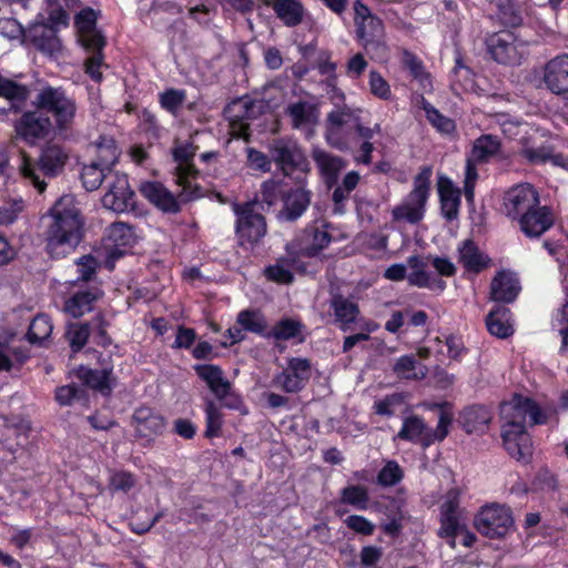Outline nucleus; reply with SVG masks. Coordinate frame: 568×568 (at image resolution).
<instances>
[{
    "label": "nucleus",
    "mask_w": 568,
    "mask_h": 568,
    "mask_svg": "<svg viewBox=\"0 0 568 568\" xmlns=\"http://www.w3.org/2000/svg\"><path fill=\"white\" fill-rule=\"evenodd\" d=\"M45 250L61 257L74 250L84 236L85 217L72 194L61 195L41 217Z\"/></svg>",
    "instance_id": "obj_1"
},
{
    "label": "nucleus",
    "mask_w": 568,
    "mask_h": 568,
    "mask_svg": "<svg viewBox=\"0 0 568 568\" xmlns=\"http://www.w3.org/2000/svg\"><path fill=\"white\" fill-rule=\"evenodd\" d=\"M501 438L508 454L516 459H524L531 453V439L526 430V422L530 425L545 424L546 415L530 398L515 395L509 402L500 405Z\"/></svg>",
    "instance_id": "obj_2"
},
{
    "label": "nucleus",
    "mask_w": 568,
    "mask_h": 568,
    "mask_svg": "<svg viewBox=\"0 0 568 568\" xmlns=\"http://www.w3.org/2000/svg\"><path fill=\"white\" fill-rule=\"evenodd\" d=\"M356 34L365 51L376 60L387 58L383 21L369 8L356 0L354 3Z\"/></svg>",
    "instance_id": "obj_3"
},
{
    "label": "nucleus",
    "mask_w": 568,
    "mask_h": 568,
    "mask_svg": "<svg viewBox=\"0 0 568 568\" xmlns=\"http://www.w3.org/2000/svg\"><path fill=\"white\" fill-rule=\"evenodd\" d=\"M32 104L42 109L47 115H52L54 128L59 132H65L73 125L77 103L61 87H43Z\"/></svg>",
    "instance_id": "obj_4"
},
{
    "label": "nucleus",
    "mask_w": 568,
    "mask_h": 568,
    "mask_svg": "<svg viewBox=\"0 0 568 568\" xmlns=\"http://www.w3.org/2000/svg\"><path fill=\"white\" fill-rule=\"evenodd\" d=\"M255 203L233 204L236 215L235 234L241 246L258 243L266 234L265 217L254 211Z\"/></svg>",
    "instance_id": "obj_5"
},
{
    "label": "nucleus",
    "mask_w": 568,
    "mask_h": 568,
    "mask_svg": "<svg viewBox=\"0 0 568 568\" xmlns=\"http://www.w3.org/2000/svg\"><path fill=\"white\" fill-rule=\"evenodd\" d=\"M514 526V517L509 507L490 504L481 507L475 517V527L483 536L497 539L505 537Z\"/></svg>",
    "instance_id": "obj_6"
},
{
    "label": "nucleus",
    "mask_w": 568,
    "mask_h": 568,
    "mask_svg": "<svg viewBox=\"0 0 568 568\" xmlns=\"http://www.w3.org/2000/svg\"><path fill=\"white\" fill-rule=\"evenodd\" d=\"M268 153L284 175H291L297 171L308 172L310 163L301 146L292 139H274L268 144Z\"/></svg>",
    "instance_id": "obj_7"
},
{
    "label": "nucleus",
    "mask_w": 568,
    "mask_h": 568,
    "mask_svg": "<svg viewBox=\"0 0 568 568\" xmlns=\"http://www.w3.org/2000/svg\"><path fill=\"white\" fill-rule=\"evenodd\" d=\"M265 104L261 100L240 98L233 100L224 109V114L230 122L232 133L236 138L248 140V120H255L264 113Z\"/></svg>",
    "instance_id": "obj_8"
},
{
    "label": "nucleus",
    "mask_w": 568,
    "mask_h": 568,
    "mask_svg": "<svg viewBox=\"0 0 568 568\" xmlns=\"http://www.w3.org/2000/svg\"><path fill=\"white\" fill-rule=\"evenodd\" d=\"M53 128L51 119L40 108L23 112L14 122L17 136L30 145L45 140Z\"/></svg>",
    "instance_id": "obj_9"
},
{
    "label": "nucleus",
    "mask_w": 568,
    "mask_h": 568,
    "mask_svg": "<svg viewBox=\"0 0 568 568\" xmlns=\"http://www.w3.org/2000/svg\"><path fill=\"white\" fill-rule=\"evenodd\" d=\"M194 371L203 379L214 396L227 408H239L241 398L232 390L231 383L224 377L223 371L217 365H195Z\"/></svg>",
    "instance_id": "obj_10"
},
{
    "label": "nucleus",
    "mask_w": 568,
    "mask_h": 568,
    "mask_svg": "<svg viewBox=\"0 0 568 568\" xmlns=\"http://www.w3.org/2000/svg\"><path fill=\"white\" fill-rule=\"evenodd\" d=\"M540 82L551 94L568 100V53L548 60L541 70Z\"/></svg>",
    "instance_id": "obj_11"
},
{
    "label": "nucleus",
    "mask_w": 568,
    "mask_h": 568,
    "mask_svg": "<svg viewBox=\"0 0 568 568\" xmlns=\"http://www.w3.org/2000/svg\"><path fill=\"white\" fill-rule=\"evenodd\" d=\"M539 194L529 183H519L504 194L503 209L505 214L517 220L524 213L539 204Z\"/></svg>",
    "instance_id": "obj_12"
},
{
    "label": "nucleus",
    "mask_w": 568,
    "mask_h": 568,
    "mask_svg": "<svg viewBox=\"0 0 568 568\" xmlns=\"http://www.w3.org/2000/svg\"><path fill=\"white\" fill-rule=\"evenodd\" d=\"M430 191L429 180H418L414 190L405 201L393 210V216L398 221H407L412 224L419 222L425 213V204Z\"/></svg>",
    "instance_id": "obj_13"
},
{
    "label": "nucleus",
    "mask_w": 568,
    "mask_h": 568,
    "mask_svg": "<svg viewBox=\"0 0 568 568\" xmlns=\"http://www.w3.org/2000/svg\"><path fill=\"white\" fill-rule=\"evenodd\" d=\"M487 50L495 61L503 64L520 62L521 53L518 50L517 38L510 31H500L486 39Z\"/></svg>",
    "instance_id": "obj_14"
},
{
    "label": "nucleus",
    "mask_w": 568,
    "mask_h": 568,
    "mask_svg": "<svg viewBox=\"0 0 568 568\" xmlns=\"http://www.w3.org/2000/svg\"><path fill=\"white\" fill-rule=\"evenodd\" d=\"M311 377V362L307 358L293 357L287 368L276 376L275 383L286 393L300 392Z\"/></svg>",
    "instance_id": "obj_15"
},
{
    "label": "nucleus",
    "mask_w": 568,
    "mask_h": 568,
    "mask_svg": "<svg viewBox=\"0 0 568 568\" xmlns=\"http://www.w3.org/2000/svg\"><path fill=\"white\" fill-rule=\"evenodd\" d=\"M520 231L530 239L540 237L555 223L552 210L539 204L517 219Z\"/></svg>",
    "instance_id": "obj_16"
},
{
    "label": "nucleus",
    "mask_w": 568,
    "mask_h": 568,
    "mask_svg": "<svg viewBox=\"0 0 568 568\" xmlns=\"http://www.w3.org/2000/svg\"><path fill=\"white\" fill-rule=\"evenodd\" d=\"M102 204L115 213L131 212L135 209L136 195L128 180H114L103 195Z\"/></svg>",
    "instance_id": "obj_17"
},
{
    "label": "nucleus",
    "mask_w": 568,
    "mask_h": 568,
    "mask_svg": "<svg viewBox=\"0 0 568 568\" xmlns=\"http://www.w3.org/2000/svg\"><path fill=\"white\" fill-rule=\"evenodd\" d=\"M132 425L134 426L136 437L151 443L164 432L166 423L164 417L153 409L140 407L132 415Z\"/></svg>",
    "instance_id": "obj_18"
},
{
    "label": "nucleus",
    "mask_w": 568,
    "mask_h": 568,
    "mask_svg": "<svg viewBox=\"0 0 568 568\" xmlns=\"http://www.w3.org/2000/svg\"><path fill=\"white\" fill-rule=\"evenodd\" d=\"M359 116L355 110L344 105L332 111L327 116L326 141L336 149H343L346 144L339 133L344 126L354 128Z\"/></svg>",
    "instance_id": "obj_19"
},
{
    "label": "nucleus",
    "mask_w": 568,
    "mask_h": 568,
    "mask_svg": "<svg viewBox=\"0 0 568 568\" xmlns=\"http://www.w3.org/2000/svg\"><path fill=\"white\" fill-rule=\"evenodd\" d=\"M471 155L476 162H487L494 159L505 166L514 163V160L503 150L500 140L491 134H484L475 140Z\"/></svg>",
    "instance_id": "obj_20"
},
{
    "label": "nucleus",
    "mask_w": 568,
    "mask_h": 568,
    "mask_svg": "<svg viewBox=\"0 0 568 568\" xmlns=\"http://www.w3.org/2000/svg\"><path fill=\"white\" fill-rule=\"evenodd\" d=\"M427 257L412 255L407 258V266L410 268L407 281L412 286L418 288L438 290L443 292L446 288V283L437 277H434L428 271Z\"/></svg>",
    "instance_id": "obj_21"
},
{
    "label": "nucleus",
    "mask_w": 568,
    "mask_h": 568,
    "mask_svg": "<svg viewBox=\"0 0 568 568\" xmlns=\"http://www.w3.org/2000/svg\"><path fill=\"white\" fill-rule=\"evenodd\" d=\"M80 41L87 50L92 51V55L85 62V72L92 80L99 82L102 79L99 69L102 65V49L105 45V39L100 31L93 29L92 31L81 32Z\"/></svg>",
    "instance_id": "obj_22"
},
{
    "label": "nucleus",
    "mask_w": 568,
    "mask_h": 568,
    "mask_svg": "<svg viewBox=\"0 0 568 568\" xmlns=\"http://www.w3.org/2000/svg\"><path fill=\"white\" fill-rule=\"evenodd\" d=\"M26 38H28L38 50L49 55H53L61 49L57 29L52 26H48L43 21L32 23L28 29Z\"/></svg>",
    "instance_id": "obj_23"
},
{
    "label": "nucleus",
    "mask_w": 568,
    "mask_h": 568,
    "mask_svg": "<svg viewBox=\"0 0 568 568\" xmlns=\"http://www.w3.org/2000/svg\"><path fill=\"white\" fill-rule=\"evenodd\" d=\"M521 290L516 274L509 271H499L490 283V298L499 303H513Z\"/></svg>",
    "instance_id": "obj_24"
},
{
    "label": "nucleus",
    "mask_w": 568,
    "mask_h": 568,
    "mask_svg": "<svg viewBox=\"0 0 568 568\" xmlns=\"http://www.w3.org/2000/svg\"><path fill=\"white\" fill-rule=\"evenodd\" d=\"M141 193L158 209L168 213L180 211L178 199L159 180H148L140 187Z\"/></svg>",
    "instance_id": "obj_25"
},
{
    "label": "nucleus",
    "mask_w": 568,
    "mask_h": 568,
    "mask_svg": "<svg viewBox=\"0 0 568 568\" xmlns=\"http://www.w3.org/2000/svg\"><path fill=\"white\" fill-rule=\"evenodd\" d=\"M329 307L333 311L335 324L343 332L351 329V325L356 323L361 314L358 304L341 293L331 294Z\"/></svg>",
    "instance_id": "obj_26"
},
{
    "label": "nucleus",
    "mask_w": 568,
    "mask_h": 568,
    "mask_svg": "<svg viewBox=\"0 0 568 568\" xmlns=\"http://www.w3.org/2000/svg\"><path fill=\"white\" fill-rule=\"evenodd\" d=\"M286 114L291 119L292 128L305 131L307 135L313 133V128L318 122V109L307 101H297L286 108Z\"/></svg>",
    "instance_id": "obj_27"
},
{
    "label": "nucleus",
    "mask_w": 568,
    "mask_h": 568,
    "mask_svg": "<svg viewBox=\"0 0 568 568\" xmlns=\"http://www.w3.org/2000/svg\"><path fill=\"white\" fill-rule=\"evenodd\" d=\"M458 262L463 267L474 274L487 268L491 262L490 257L483 253L473 240H464L458 245Z\"/></svg>",
    "instance_id": "obj_28"
},
{
    "label": "nucleus",
    "mask_w": 568,
    "mask_h": 568,
    "mask_svg": "<svg viewBox=\"0 0 568 568\" xmlns=\"http://www.w3.org/2000/svg\"><path fill=\"white\" fill-rule=\"evenodd\" d=\"M311 202L308 191L296 189L283 195V209L278 212V220L294 222L306 211Z\"/></svg>",
    "instance_id": "obj_29"
},
{
    "label": "nucleus",
    "mask_w": 568,
    "mask_h": 568,
    "mask_svg": "<svg viewBox=\"0 0 568 568\" xmlns=\"http://www.w3.org/2000/svg\"><path fill=\"white\" fill-rule=\"evenodd\" d=\"M297 257L288 245L286 246V255L278 257L274 264L264 270L267 280L278 284H291L294 280L293 270H300Z\"/></svg>",
    "instance_id": "obj_30"
},
{
    "label": "nucleus",
    "mask_w": 568,
    "mask_h": 568,
    "mask_svg": "<svg viewBox=\"0 0 568 568\" xmlns=\"http://www.w3.org/2000/svg\"><path fill=\"white\" fill-rule=\"evenodd\" d=\"M437 189L442 214L447 221H453L458 216L462 190L452 180H437Z\"/></svg>",
    "instance_id": "obj_31"
},
{
    "label": "nucleus",
    "mask_w": 568,
    "mask_h": 568,
    "mask_svg": "<svg viewBox=\"0 0 568 568\" xmlns=\"http://www.w3.org/2000/svg\"><path fill=\"white\" fill-rule=\"evenodd\" d=\"M102 296V291L94 286L79 291L70 296L64 304V311L74 318H79L93 310V304Z\"/></svg>",
    "instance_id": "obj_32"
},
{
    "label": "nucleus",
    "mask_w": 568,
    "mask_h": 568,
    "mask_svg": "<svg viewBox=\"0 0 568 568\" xmlns=\"http://www.w3.org/2000/svg\"><path fill=\"white\" fill-rule=\"evenodd\" d=\"M332 241L331 234L326 230V225H311L304 231L301 253L305 256L313 257L320 254Z\"/></svg>",
    "instance_id": "obj_33"
},
{
    "label": "nucleus",
    "mask_w": 568,
    "mask_h": 568,
    "mask_svg": "<svg viewBox=\"0 0 568 568\" xmlns=\"http://www.w3.org/2000/svg\"><path fill=\"white\" fill-rule=\"evenodd\" d=\"M0 97L10 102V108L4 109L3 113H18L22 111L23 103L29 99L30 90L28 87L0 74Z\"/></svg>",
    "instance_id": "obj_34"
},
{
    "label": "nucleus",
    "mask_w": 568,
    "mask_h": 568,
    "mask_svg": "<svg viewBox=\"0 0 568 568\" xmlns=\"http://www.w3.org/2000/svg\"><path fill=\"white\" fill-rule=\"evenodd\" d=\"M491 412L483 405L467 407L462 414V425L466 433L481 434L488 428L491 420Z\"/></svg>",
    "instance_id": "obj_35"
},
{
    "label": "nucleus",
    "mask_w": 568,
    "mask_h": 568,
    "mask_svg": "<svg viewBox=\"0 0 568 568\" xmlns=\"http://www.w3.org/2000/svg\"><path fill=\"white\" fill-rule=\"evenodd\" d=\"M67 158L60 145L47 144L41 150L38 168L45 175H57L64 166Z\"/></svg>",
    "instance_id": "obj_36"
},
{
    "label": "nucleus",
    "mask_w": 568,
    "mask_h": 568,
    "mask_svg": "<svg viewBox=\"0 0 568 568\" xmlns=\"http://www.w3.org/2000/svg\"><path fill=\"white\" fill-rule=\"evenodd\" d=\"M510 317L511 314L508 307L495 306L486 316L488 332L498 338L509 337L514 333Z\"/></svg>",
    "instance_id": "obj_37"
},
{
    "label": "nucleus",
    "mask_w": 568,
    "mask_h": 568,
    "mask_svg": "<svg viewBox=\"0 0 568 568\" xmlns=\"http://www.w3.org/2000/svg\"><path fill=\"white\" fill-rule=\"evenodd\" d=\"M97 160L92 162L91 168L99 170L102 178H106L119 155L114 140L102 136L100 142L97 143Z\"/></svg>",
    "instance_id": "obj_38"
},
{
    "label": "nucleus",
    "mask_w": 568,
    "mask_h": 568,
    "mask_svg": "<svg viewBox=\"0 0 568 568\" xmlns=\"http://www.w3.org/2000/svg\"><path fill=\"white\" fill-rule=\"evenodd\" d=\"M268 6L287 27H295L303 20L304 8L300 0H272Z\"/></svg>",
    "instance_id": "obj_39"
},
{
    "label": "nucleus",
    "mask_w": 568,
    "mask_h": 568,
    "mask_svg": "<svg viewBox=\"0 0 568 568\" xmlns=\"http://www.w3.org/2000/svg\"><path fill=\"white\" fill-rule=\"evenodd\" d=\"M110 374L111 369L106 368L91 369L81 366L77 371V377L83 383V385L100 392L102 395H109L111 393Z\"/></svg>",
    "instance_id": "obj_40"
},
{
    "label": "nucleus",
    "mask_w": 568,
    "mask_h": 568,
    "mask_svg": "<svg viewBox=\"0 0 568 568\" xmlns=\"http://www.w3.org/2000/svg\"><path fill=\"white\" fill-rule=\"evenodd\" d=\"M304 325L301 321L285 317L277 321L274 326L267 331L266 338H273L275 341H288L298 338V342H304L302 335Z\"/></svg>",
    "instance_id": "obj_41"
},
{
    "label": "nucleus",
    "mask_w": 568,
    "mask_h": 568,
    "mask_svg": "<svg viewBox=\"0 0 568 568\" xmlns=\"http://www.w3.org/2000/svg\"><path fill=\"white\" fill-rule=\"evenodd\" d=\"M427 435L428 426L424 419L418 416H409L404 419L402 428L394 439L418 443L425 447V437Z\"/></svg>",
    "instance_id": "obj_42"
},
{
    "label": "nucleus",
    "mask_w": 568,
    "mask_h": 568,
    "mask_svg": "<svg viewBox=\"0 0 568 568\" xmlns=\"http://www.w3.org/2000/svg\"><path fill=\"white\" fill-rule=\"evenodd\" d=\"M394 374L402 379L419 381L425 378V366L418 365L414 355H403L393 365Z\"/></svg>",
    "instance_id": "obj_43"
},
{
    "label": "nucleus",
    "mask_w": 568,
    "mask_h": 568,
    "mask_svg": "<svg viewBox=\"0 0 568 568\" xmlns=\"http://www.w3.org/2000/svg\"><path fill=\"white\" fill-rule=\"evenodd\" d=\"M194 155L195 146L193 144L180 145L173 150V158L176 163L175 169L179 172L178 178H189L199 173L192 163Z\"/></svg>",
    "instance_id": "obj_44"
},
{
    "label": "nucleus",
    "mask_w": 568,
    "mask_h": 568,
    "mask_svg": "<svg viewBox=\"0 0 568 568\" xmlns=\"http://www.w3.org/2000/svg\"><path fill=\"white\" fill-rule=\"evenodd\" d=\"M236 324L245 332H251L266 338L267 323L264 315L258 311L243 310L237 314Z\"/></svg>",
    "instance_id": "obj_45"
},
{
    "label": "nucleus",
    "mask_w": 568,
    "mask_h": 568,
    "mask_svg": "<svg viewBox=\"0 0 568 568\" xmlns=\"http://www.w3.org/2000/svg\"><path fill=\"white\" fill-rule=\"evenodd\" d=\"M313 159L325 178H337L345 165L339 156L329 154L318 148L313 150Z\"/></svg>",
    "instance_id": "obj_46"
},
{
    "label": "nucleus",
    "mask_w": 568,
    "mask_h": 568,
    "mask_svg": "<svg viewBox=\"0 0 568 568\" xmlns=\"http://www.w3.org/2000/svg\"><path fill=\"white\" fill-rule=\"evenodd\" d=\"M369 495L365 486L349 485L341 490L339 503L353 506L358 510H365L368 507Z\"/></svg>",
    "instance_id": "obj_47"
},
{
    "label": "nucleus",
    "mask_w": 568,
    "mask_h": 568,
    "mask_svg": "<svg viewBox=\"0 0 568 568\" xmlns=\"http://www.w3.org/2000/svg\"><path fill=\"white\" fill-rule=\"evenodd\" d=\"M521 156L531 164H540L551 161L555 165L561 166L568 171V156L562 154L551 155L546 148L524 149Z\"/></svg>",
    "instance_id": "obj_48"
},
{
    "label": "nucleus",
    "mask_w": 568,
    "mask_h": 568,
    "mask_svg": "<svg viewBox=\"0 0 568 568\" xmlns=\"http://www.w3.org/2000/svg\"><path fill=\"white\" fill-rule=\"evenodd\" d=\"M53 329L51 320L45 314L37 315L30 323L27 338L32 344H40L50 337Z\"/></svg>",
    "instance_id": "obj_49"
},
{
    "label": "nucleus",
    "mask_w": 568,
    "mask_h": 568,
    "mask_svg": "<svg viewBox=\"0 0 568 568\" xmlns=\"http://www.w3.org/2000/svg\"><path fill=\"white\" fill-rule=\"evenodd\" d=\"M328 181V187H334V213L343 214L345 212L344 202L348 200L349 194L356 189L358 180H343L342 184H336L338 180Z\"/></svg>",
    "instance_id": "obj_50"
},
{
    "label": "nucleus",
    "mask_w": 568,
    "mask_h": 568,
    "mask_svg": "<svg viewBox=\"0 0 568 568\" xmlns=\"http://www.w3.org/2000/svg\"><path fill=\"white\" fill-rule=\"evenodd\" d=\"M136 485V477L126 470H113L109 476V490L114 494L118 491L129 493Z\"/></svg>",
    "instance_id": "obj_51"
},
{
    "label": "nucleus",
    "mask_w": 568,
    "mask_h": 568,
    "mask_svg": "<svg viewBox=\"0 0 568 568\" xmlns=\"http://www.w3.org/2000/svg\"><path fill=\"white\" fill-rule=\"evenodd\" d=\"M106 237L114 246H128L133 240L132 227L124 222H114L106 229Z\"/></svg>",
    "instance_id": "obj_52"
},
{
    "label": "nucleus",
    "mask_w": 568,
    "mask_h": 568,
    "mask_svg": "<svg viewBox=\"0 0 568 568\" xmlns=\"http://www.w3.org/2000/svg\"><path fill=\"white\" fill-rule=\"evenodd\" d=\"M90 335L89 323H73L68 326L65 337L73 352H79L88 342Z\"/></svg>",
    "instance_id": "obj_53"
},
{
    "label": "nucleus",
    "mask_w": 568,
    "mask_h": 568,
    "mask_svg": "<svg viewBox=\"0 0 568 568\" xmlns=\"http://www.w3.org/2000/svg\"><path fill=\"white\" fill-rule=\"evenodd\" d=\"M87 390L84 386L78 384H69L60 386L55 389V400L61 406H71L77 400L85 398Z\"/></svg>",
    "instance_id": "obj_54"
},
{
    "label": "nucleus",
    "mask_w": 568,
    "mask_h": 568,
    "mask_svg": "<svg viewBox=\"0 0 568 568\" xmlns=\"http://www.w3.org/2000/svg\"><path fill=\"white\" fill-rule=\"evenodd\" d=\"M205 416H206V429H205V436L207 438H214L220 436L221 428L223 425V416L217 406L212 402L209 400L205 404Z\"/></svg>",
    "instance_id": "obj_55"
},
{
    "label": "nucleus",
    "mask_w": 568,
    "mask_h": 568,
    "mask_svg": "<svg viewBox=\"0 0 568 568\" xmlns=\"http://www.w3.org/2000/svg\"><path fill=\"white\" fill-rule=\"evenodd\" d=\"M402 467L395 460H388L377 475V483L383 487L395 486L403 479Z\"/></svg>",
    "instance_id": "obj_56"
},
{
    "label": "nucleus",
    "mask_w": 568,
    "mask_h": 568,
    "mask_svg": "<svg viewBox=\"0 0 568 568\" xmlns=\"http://www.w3.org/2000/svg\"><path fill=\"white\" fill-rule=\"evenodd\" d=\"M185 91L169 89L160 94V103L163 109L175 114L185 101Z\"/></svg>",
    "instance_id": "obj_57"
},
{
    "label": "nucleus",
    "mask_w": 568,
    "mask_h": 568,
    "mask_svg": "<svg viewBox=\"0 0 568 568\" xmlns=\"http://www.w3.org/2000/svg\"><path fill=\"white\" fill-rule=\"evenodd\" d=\"M404 404V396L399 393H393L375 402V413L383 416H392L396 409Z\"/></svg>",
    "instance_id": "obj_58"
},
{
    "label": "nucleus",
    "mask_w": 568,
    "mask_h": 568,
    "mask_svg": "<svg viewBox=\"0 0 568 568\" xmlns=\"http://www.w3.org/2000/svg\"><path fill=\"white\" fill-rule=\"evenodd\" d=\"M28 30L22 24L11 17L0 18V34L10 40L26 38Z\"/></svg>",
    "instance_id": "obj_59"
},
{
    "label": "nucleus",
    "mask_w": 568,
    "mask_h": 568,
    "mask_svg": "<svg viewBox=\"0 0 568 568\" xmlns=\"http://www.w3.org/2000/svg\"><path fill=\"white\" fill-rule=\"evenodd\" d=\"M440 524L439 535L442 537H455L459 531L464 530L459 514H440Z\"/></svg>",
    "instance_id": "obj_60"
},
{
    "label": "nucleus",
    "mask_w": 568,
    "mask_h": 568,
    "mask_svg": "<svg viewBox=\"0 0 568 568\" xmlns=\"http://www.w3.org/2000/svg\"><path fill=\"white\" fill-rule=\"evenodd\" d=\"M428 121L440 132L449 133L455 129L454 121L444 116L434 106L427 104L424 106Z\"/></svg>",
    "instance_id": "obj_61"
},
{
    "label": "nucleus",
    "mask_w": 568,
    "mask_h": 568,
    "mask_svg": "<svg viewBox=\"0 0 568 568\" xmlns=\"http://www.w3.org/2000/svg\"><path fill=\"white\" fill-rule=\"evenodd\" d=\"M450 423V417L447 414L442 413L436 429L428 427V435L425 437V447L430 446L436 440L442 442L448 435V426Z\"/></svg>",
    "instance_id": "obj_62"
},
{
    "label": "nucleus",
    "mask_w": 568,
    "mask_h": 568,
    "mask_svg": "<svg viewBox=\"0 0 568 568\" xmlns=\"http://www.w3.org/2000/svg\"><path fill=\"white\" fill-rule=\"evenodd\" d=\"M344 523L349 529L363 536H372L375 530V525L364 516L351 515Z\"/></svg>",
    "instance_id": "obj_63"
},
{
    "label": "nucleus",
    "mask_w": 568,
    "mask_h": 568,
    "mask_svg": "<svg viewBox=\"0 0 568 568\" xmlns=\"http://www.w3.org/2000/svg\"><path fill=\"white\" fill-rule=\"evenodd\" d=\"M403 64L409 70L410 74L423 82L428 78V74L424 70L423 62L412 52L404 50L403 52Z\"/></svg>",
    "instance_id": "obj_64"
}]
</instances>
